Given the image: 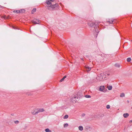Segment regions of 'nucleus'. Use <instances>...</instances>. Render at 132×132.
<instances>
[{"instance_id": "32", "label": "nucleus", "mask_w": 132, "mask_h": 132, "mask_svg": "<svg viewBox=\"0 0 132 132\" xmlns=\"http://www.w3.org/2000/svg\"><path fill=\"white\" fill-rule=\"evenodd\" d=\"M107 75L108 76L110 74H109L108 73V74H107Z\"/></svg>"}, {"instance_id": "22", "label": "nucleus", "mask_w": 132, "mask_h": 132, "mask_svg": "<svg viewBox=\"0 0 132 132\" xmlns=\"http://www.w3.org/2000/svg\"><path fill=\"white\" fill-rule=\"evenodd\" d=\"M14 122L15 124H18L19 123V121L18 120H16V121H14Z\"/></svg>"}, {"instance_id": "30", "label": "nucleus", "mask_w": 132, "mask_h": 132, "mask_svg": "<svg viewBox=\"0 0 132 132\" xmlns=\"http://www.w3.org/2000/svg\"><path fill=\"white\" fill-rule=\"evenodd\" d=\"M129 123H131L132 122V120H130L129 121Z\"/></svg>"}, {"instance_id": "24", "label": "nucleus", "mask_w": 132, "mask_h": 132, "mask_svg": "<svg viewBox=\"0 0 132 132\" xmlns=\"http://www.w3.org/2000/svg\"><path fill=\"white\" fill-rule=\"evenodd\" d=\"M36 11V8H34L33 9L32 11V12H35Z\"/></svg>"}, {"instance_id": "14", "label": "nucleus", "mask_w": 132, "mask_h": 132, "mask_svg": "<svg viewBox=\"0 0 132 132\" xmlns=\"http://www.w3.org/2000/svg\"><path fill=\"white\" fill-rule=\"evenodd\" d=\"M45 130L46 132H51V131L48 128L45 129Z\"/></svg>"}, {"instance_id": "2", "label": "nucleus", "mask_w": 132, "mask_h": 132, "mask_svg": "<svg viewBox=\"0 0 132 132\" xmlns=\"http://www.w3.org/2000/svg\"><path fill=\"white\" fill-rule=\"evenodd\" d=\"M100 22L97 23L95 22V23L90 21V22L88 23V24L89 26L91 27H94V29H95V32L94 33V35L95 37H97V35L99 32V30H98L99 28H97V27H95L96 26V24H99Z\"/></svg>"}, {"instance_id": "13", "label": "nucleus", "mask_w": 132, "mask_h": 132, "mask_svg": "<svg viewBox=\"0 0 132 132\" xmlns=\"http://www.w3.org/2000/svg\"><path fill=\"white\" fill-rule=\"evenodd\" d=\"M66 77V76H64L60 80V82H62L63 81L64 79Z\"/></svg>"}, {"instance_id": "19", "label": "nucleus", "mask_w": 132, "mask_h": 132, "mask_svg": "<svg viewBox=\"0 0 132 132\" xmlns=\"http://www.w3.org/2000/svg\"><path fill=\"white\" fill-rule=\"evenodd\" d=\"M68 126V124L67 123H65L64 124V128Z\"/></svg>"}, {"instance_id": "29", "label": "nucleus", "mask_w": 132, "mask_h": 132, "mask_svg": "<svg viewBox=\"0 0 132 132\" xmlns=\"http://www.w3.org/2000/svg\"><path fill=\"white\" fill-rule=\"evenodd\" d=\"M8 18V17H7V18H6L5 16H4V17H3V18H4L5 19H5H7V18Z\"/></svg>"}, {"instance_id": "33", "label": "nucleus", "mask_w": 132, "mask_h": 132, "mask_svg": "<svg viewBox=\"0 0 132 132\" xmlns=\"http://www.w3.org/2000/svg\"><path fill=\"white\" fill-rule=\"evenodd\" d=\"M127 101L128 102H129L128 101Z\"/></svg>"}, {"instance_id": "18", "label": "nucleus", "mask_w": 132, "mask_h": 132, "mask_svg": "<svg viewBox=\"0 0 132 132\" xmlns=\"http://www.w3.org/2000/svg\"><path fill=\"white\" fill-rule=\"evenodd\" d=\"M68 117V115H65L64 118V119H67Z\"/></svg>"}, {"instance_id": "9", "label": "nucleus", "mask_w": 132, "mask_h": 132, "mask_svg": "<svg viewBox=\"0 0 132 132\" xmlns=\"http://www.w3.org/2000/svg\"><path fill=\"white\" fill-rule=\"evenodd\" d=\"M129 115V114L127 113H126L123 114V116L125 118L128 117Z\"/></svg>"}, {"instance_id": "6", "label": "nucleus", "mask_w": 132, "mask_h": 132, "mask_svg": "<svg viewBox=\"0 0 132 132\" xmlns=\"http://www.w3.org/2000/svg\"><path fill=\"white\" fill-rule=\"evenodd\" d=\"M37 112L38 113L39 112H43L45 110L43 108H39L37 109Z\"/></svg>"}, {"instance_id": "25", "label": "nucleus", "mask_w": 132, "mask_h": 132, "mask_svg": "<svg viewBox=\"0 0 132 132\" xmlns=\"http://www.w3.org/2000/svg\"><path fill=\"white\" fill-rule=\"evenodd\" d=\"M15 11V12L18 13H20V11H19V10H16V11Z\"/></svg>"}, {"instance_id": "28", "label": "nucleus", "mask_w": 132, "mask_h": 132, "mask_svg": "<svg viewBox=\"0 0 132 132\" xmlns=\"http://www.w3.org/2000/svg\"><path fill=\"white\" fill-rule=\"evenodd\" d=\"M50 1V2H51V3H52L54 2V0H49Z\"/></svg>"}, {"instance_id": "5", "label": "nucleus", "mask_w": 132, "mask_h": 132, "mask_svg": "<svg viewBox=\"0 0 132 132\" xmlns=\"http://www.w3.org/2000/svg\"><path fill=\"white\" fill-rule=\"evenodd\" d=\"M78 97L77 96H75L71 98V101L73 103L76 102L77 99H78Z\"/></svg>"}, {"instance_id": "12", "label": "nucleus", "mask_w": 132, "mask_h": 132, "mask_svg": "<svg viewBox=\"0 0 132 132\" xmlns=\"http://www.w3.org/2000/svg\"><path fill=\"white\" fill-rule=\"evenodd\" d=\"M80 131H82L83 130V127L82 126H79L78 127Z\"/></svg>"}, {"instance_id": "20", "label": "nucleus", "mask_w": 132, "mask_h": 132, "mask_svg": "<svg viewBox=\"0 0 132 132\" xmlns=\"http://www.w3.org/2000/svg\"><path fill=\"white\" fill-rule=\"evenodd\" d=\"M131 61V59L129 57L127 59V61L128 62H129Z\"/></svg>"}, {"instance_id": "15", "label": "nucleus", "mask_w": 132, "mask_h": 132, "mask_svg": "<svg viewBox=\"0 0 132 132\" xmlns=\"http://www.w3.org/2000/svg\"><path fill=\"white\" fill-rule=\"evenodd\" d=\"M19 11H20V13H22L24 12L25 10L24 9H22L19 10Z\"/></svg>"}, {"instance_id": "1", "label": "nucleus", "mask_w": 132, "mask_h": 132, "mask_svg": "<svg viewBox=\"0 0 132 132\" xmlns=\"http://www.w3.org/2000/svg\"><path fill=\"white\" fill-rule=\"evenodd\" d=\"M46 3L48 5H48L46 6L47 9L51 11H52L54 10V9L56 7H57L58 6V4L56 3L54 4L51 3L49 0H47L46 1Z\"/></svg>"}, {"instance_id": "26", "label": "nucleus", "mask_w": 132, "mask_h": 132, "mask_svg": "<svg viewBox=\"0 0 132 132\" xmlns=\"http://www.w3.org/2000/svg\"><path fill=\"white\" fill-rule=\"evenodd\" d=\"M106 108L107 109H109L110 108V106L109 105H107L106 106Z\"/></svg>"}, {"instance_id": "3", "label": "nucleus", "mask_w": 132, "mask_h": 132, "mask_svg": "<svg viewBox=\"0 0 132 132\" xmlns=\"http://www.w3.org/2000/svg\"><path fill=\"white\" fill-rule=\"evenodd\" d=\"M105 73H101L96 78V79L97 80V81H101L103 79V77L102 75L103 74H104Z\"/></svg>"}, {"instance_id": "27", "label": "nucleus", "mask_w": 132, "mask_h": 132, "mask_svg": "<svg viewBox=\"0 0 132 132\" xmlns=\"http://www.w3.org/2000/svg\"><path fill=\"white\" fill-rule=\"evenodd\" d=\"M85 113H83L81 114V116L82 117H84L85 116Z\"/></svg>"}, {"instance_id": "21", "label": "nucleus", "mask_w": 132, "mask_h": 132, "mask_svg": "<svg viewBox=\"0 0 132 132\" xmlns=\"http://www.w3.org/2000/svg\"><path fill=\"white\" fill-rule=\"evenodd\" d=\"M85 97H86L87 98H90L91 97V96L90 95H85Z\"/></svg>"}, {"instance_id": "10", "label": "nucleus", "mask_w": 132, "mask_h": 132, "mask_svg": "<svg viewBox=\"0 0 132 132\" xmlns=\"http://www.w3.org/2000/svg\"><path fill=\"white\" fill-rule=\"evenodd\" d=\"M104 86H101L99 88V90L100 91H102L104 90Z\"/></svg>"}, {"instance_id": "34", "label": "nucleus", "mask_w": 132, "mask_h": 132, "mask_svg": "<svg viewBox=\"0 0 132 132\" xmlns=\"http://www.w3.org/2000/svg\"><path fill=\"white\" fill-rule=\"evenodd\" d=\"M131 109H132V107H131Z\"/></svg>"}, {"instance_id": "23", "label": "nucleus", "mask_w": 132, "mask_h": 132, "mask_svg": "<svg viewBox=\"0 0 132 132\" xmlns=\"http://www.w3.org/2000/svg\"><path fill=\"white\" fill-rule=\"evenodd\" d=\"M115 66L116 67H119V66H120L119 65V64H115Z\"/></svg>"}, {"instance_id": "11", "label": "nucleus", "mask_w": 132, "mask_h": 132, "mask_svg": "<svg viewBox=\"0 0 132 132\" xmlns=\"http://www.w3.org/2000/svg\"><path fill=\"white\" fill-rule=\"evenodd\" d=\"M35 111H32L31 112V113L33 115L36 114H38V112H37V111L35 112Z\"/></svg>"}, {"instance_id": "8", "label": "nucleus", "mask_w": 132, "mask_h": 132, "mask_svg": "<svg viewBox=\"0 0 132 132\" xmlns=\"http://www.w3.org/2000/svg\"><path fill=\"white\" fill-rule=\"evenodd\" d=\"M114 21V19H110L108 21L109 23L112 24L113 23V22Z\"/></svg>"}, {"instance_id": "16", "label": "nucleus", "mask_w": 132, "mask_h": 132, "mask_svg": "<svg viewBox=\"0 0 132 132\" xmlns=\"http://www.w3.org/2000/svg\"><path fill=\"white\" fill-rule=\"evenodd\" d=\"M108 88L109 90H110L112 89V86H108Z\"/></svg>"}, {"instance_id": "31", "label": "nucleus", "mask_w": 132, "mask_h": 132, "mask_svg": "<svg viewBox=\"0 0 132 132\" xmlns=\"http://www.w3.org/2000/svg\"><path fill=\"white\" fill-rule=\"evenodd\" d=\"M11 115L12 116H13L14 115V114L13 113L11 114Z\"/></svg>"}, {"instance_id": "7", "label": "nucleus", "mask_w": 132, "mask_h": 132, "mask_svg": "<svg viewBox=\"0 0 132 132\" xmlns=\"http://www.w3.org/2000/svg\"><path fill=\"white\" fill-rule=\"evenodd\" d=\"M85 67L86 69V70L87 72L89 71L91 69V68L89 67L87 65L85 66Z\"/></svg>"}, {"instance_id": "4", "label": "nucleus", "mask_w": 132, "mask_h": 132, "mask_svg": "<svg viewBox=\"0 0 132 132\" xmlns=\"http://www.w3.org/2000/svg\"><path fill=\"white\" fill-rule=\"evenodd\" d=\"M32 23L35 24H39V23L40 22V21L36 19H34L32 21Z\"/></svg>"}, {"instance_id": "17", "label": "nucleus", "mask_w": 132, "mask_h": 132, "mask_svg": "<svg viewBox=\"0 0 132 132\" xmlns=\"http://www.w3.org/2000/svg\"><path fill=\"white\" fill-rule=\"evenodd\" d=\"M125 96V95L123 93H122L121 94L120 96L121 97H124Z\"/></svg>"}]
</instances>
